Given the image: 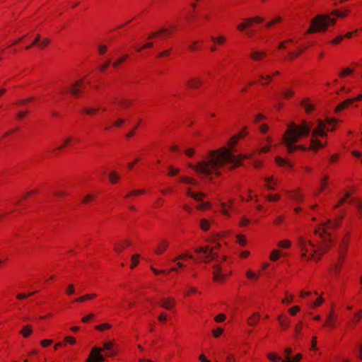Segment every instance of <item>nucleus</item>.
<instances>
[{
    "mask_svg": "<svg viewBox=\"0 0 362 362\" xmlns=\"http://www.w3.org/2000/svg\"><path fill=\"white\" fill-rule=\"evenodd\" d=\"M265 55L266 52L264 51H253L250 54V57L255 61H259Z\"/></svg>",
    "mask_w": 362,
    "mask_h": 362,
    "instance_id": "obj_16",
    "label": "nucleus"
},
{
    "mask_svg": "<svg viewBox=\"0 0 362 362\" xmlns=\"http://www.w3.org/2000/svg\"><path fill=\"white\" fill-rule=\"evenodd\" d=\"M186 258L194 259V256L192 255H189L188 253L181 254L172 259V262H176L177 267H172L169 272H178V269L185 267V264L182 262H180L179 260L185 259Z\"/></svg>",
    "mask_w": 362,
    "mask_h": 362,
    "instance_id": "obj_8",
    "label": "nucleus"
},
{
    "mask_svg": "<svg viewBox=\"0 0 362 362\" xmlns=\"http://www.w3.org/2000/svg\"><path fill=\"white\" fill-rule=\"evenodd\" d=\"M200 227L203 230H207L210 227V222L205 218H202L200 221Z\"/></svg>",
    "mask_w": 362,
    "mask_h": 362,
    "instance_id": "obj_27",
    "label": "nucleus"
},
{
    "mask_svg": "<svg viewBox=\"0 0 362 362\" xmlns=\"http://www.w3.org/2000/svg\"><path fill=\"white\" fill-rule=\"evenodd\" d=\"M111 327V325L107 323L101 324L99 325H97L95 327V329L100 331H103L104 329H110Z\"/></svg>",
    "mask_w": 362,
    "mask_h": 362,
    "instance_id": "obj_41",
    "label": "nucleus"
},
{
    "mask_svg": "<svg viewBox=\"0 0 362 362\" xmlns=\"http://www.w3.org/2000/svg\"><path fill=\"white\" fill-rule=\"evenodd\" d=\"M303 52L302 49H299L296 52H291L288 54L291 59H295Z\"/></svg>",
    "mask_w": 362,
    "mask_h": 362,
    "instance_id": "obj_53",
    "label": "nucleus"
},
{
    "mask_svg": "<svg viewBox=\"0 0 362 362\" xmlns=\"http://www.w3.org/2000/svg\"><path fill=\"white\" fill-rule=\"evenodd\" d=\"M219 247L217 244L214 247H209V246L200 247L195 249L197 253H202L204 256L201 258V261L208 262L210 260L214 259L217 257V254L214 252V248Z\"/></svg>",
    "mask_w": 362,
    "mask_h": 362,
    "instance_id": "obj_6",
    "label": "nucleus"
},
{
    "mask_svg": "<svg viewBox=\"0 0 362 362\" xmlns=\"http://www.w3.org/2000/svg\"><path fill=\"white\" fill-rule=\"evenodd\" d=\"M202 84V81L199 78H192L187 82V85L192 89H197Z\"/></svg>",
    "mask_w": 362,
    "mask_h": 362,
    "instance_id": "obj_11",
    "label": "nucleus"
},
{
    "mask_svg": "<svg viewBox=\"0 0 362 362\" xmlns=\"http://www.w3.org/2000/svg\"><path fill=\"white\" fill-rule=\"evenodd\" d=\"M312 127L313 123L306 121H303L300 125H297L294 122L289 124L283 136L284 143L289 153H293L298 149L303 151L308 149L303 145H295V144L299 141L301 136H308L311 132Z\"/></svg>",
    "mask_w": 362,
    "mask_h": 362,
    "instance_id": "obj_3",
    "label": "nucleus"
},
{
    "mask_svg": "<svg viewBox=\"0 0 362 362\" xmlns=\"http://www.w3.org/2000/svg\"><path fill=\"white\" fill-rule=\"evenodd\" d=\"M223 332V329L221 327H218L212 331V334L214 337H218Z\"/></svg>",
    "mask_w": 362,
    "mask_h": 362,
    "instance_id": "obj_51",
    "label": "nucleus"
},
{
    "mask_svg": "<svg viewBox=\"0 0 362 362\" xmlns=\"http://www.w3.org/2000/svg\"><path fill=\"white\" fill-rule=\"evenodd\" d=\"M124 249V246L121 243L117 244L115 247V250L117 252H121Z\"/></svg>",
    "mask_w": 362,
    "mask_h": 362,
    "instance_id": "obj_61",
    "label": "nucleus"
},
{
    "mask_svg": "<svg viewBox=\"0 0 362 362\" xmlns=\"http://www.w3.org/2000/svg\"><path fill=\"white\" fill-rule=\"evenodd\" d=\"M341 265V262H338V263L335 264V265L333 267V271H334V275L336 276H337L339 274Z\"/></svg>",
    "mask_w": 362,
    "mask_h": 362,
    "instance_id": "obj_49",
    "label": "nucleus"
},
{
    "mask_svg": "<svg viewBox=\"0 0 362 362\" xmlns=\"http://www.w3.org/2000/svg\"><path fill=\"white\" fill-rule=\"evenodd\" d=\"M275 161L280 166L287 165L290 168L293 167V164L291 163L279 156L275 158Z\"/></svg>",
    "mask_w": 362,
    "mask_h": 362,
    "instance_id": "obj_17",
    "label": "nucleus"
},
{
    "mask_svg": "<svg viewBox=\"0 0 362 362\" xmlns=\"http://www.w3.org/2000/svg\"><path fill=\"white\" fill-rule=\"evenodd\" d=\"M211 40L214 42H216V43H218V44H223L226 41V37L223 36V35H220L219 37H215L214 36H211Z\"/></svg>",
    "mask_w": 362,
    "mask_h": 362,
    "instance_id": "obj_28",
    "label": "nucleus"
},
{
    "mask_svg": "<svg viewBox=\"0 0 362 362\" xmlns=\"http://www.w3.org/2000/svg\"><path fill=\"white\" fill-rule=\"evenodd\" d=\"M226 319V315L224 314H219L215 317V320L218 322H223Z\"/></svg>",
    "mask_w": 362,
    "mask_h": 362,
    "instance_id": "obj_63",
    "label": "nucleus"
},
{
    "mask_svg": "<svg viewBox=\"0 0 362 362\" xmlns=\"http://www.w3.org/2000/svg\"><path fill=\"white\" fill-rule=\"evenodd\" d=\"M243 21L247 23H250V24H252V23H261L264 21V19L260 16H255L253 18H244Z\"/></svg>",
    "mask_w": 362,
    "mask_h": 362,
    "instance_id": "obj_23",
    "label": "nucleus"
},
{
    "mask_svg": "<svg viewBox=\"0 0 362 362\" xmlns=\"http://www.w3.org/2000/svg\"><path fill=\"white\" fill-rule=\"evenodd\" d=\"M267 185L274 183V185H277L278 181L273 176H269L264 178Z\"/></svg>",
    "mask_w": 362,
    "mask_h": 362,
    "instance_id": "obj_39",
    "label": "nucleus"
},
{
    "mask_svg": "<svg viewBox=\"0 0 362 362\" xmlns=\"http://www.w3.org/2000/svg\"><path fill=\"white\" fill-rule=\"evenodd\" d=\"M81 84L82 81H76L69 88L70 93L72 95L77 96L78 93L81 92L80 86Z\"/></svg>",
    "mask_w": 362,
    "mask_h": 362,
    "instance_id": "obj_12",
    "label": "nucleus"
},
{
    "mask_svg": "<svg viewBox=\"0 0 362 362\" xmlns=\"http://www.w3.org/2000/svg\"><path fill=\"white\" fill-rule=\"evenodd\" d=\"M238 242L240 245H244L245 244V239L243 235H238L237 236Z\"/></svg>",
    "mask_w": 362,
    "mask_h": 362,
    "instance_id": "obj_60",
    "label": "nucleus"
},
{
    "mask_svg": "<svg viewBox=\"0 0 362 362\" xmlns=\"http://www.w3.org/2000/svg\"><path fill=\"white\" fill-rule=\"evenodd\" d=\"M153 42H147L145 45H144L142 47H136V51L140 52L142 49L151 47L153 46Z\"/></svg>",
    "mask_w": 362,
    "mask_h": 362,
    "instance_id": "obj_58",
    "label": "nucleus"
},
{
    "mask_svg": "<svg viewBox=\"0 0 362 362\" xmlns=\"http://www.w3.org/2000/svg\"><path fill=\"white\" fill-rule=\"evenodd\" d=\"M336 22L334 18L327 15H317L311 21V25L306 33H313L320 31H325L329 25H334Z\"/></svg>",
    "mask_w": 362,
    "mask_h": 362,
    "instance_id": "obj_5",
    "label": "nucleus"
},
{
    "mask_svg": "<svg viewBox=\"0 0 362 362\" xmlns=\"http://www.w3.org/2000/svg\"><path fill=\"white\" fill-rule=\"evenodd\" d=\"M107 49V47L105 45H100L98 46V51L100 54H104L106 52Z\"/></svg>",
    "mask_w": 362,
    "mask_h": 362,
    "instance_id": "obj_62",
    "label": "nucleus"
},
{
    "mask_svg": "<svg viewBox=\"0 0 362 362\" xmlns=\"http://www.w3.org/2000/svg\"><path fill=\"white\" fill-rule=\"evenodd\" d=\"M49 42V39L47 38H45L43 40H41V39L40 40V42H39V47L40 49H43L44 47H45Z\"/></svg>",
    "mask_w": 362,
    "mask_h": 362,
    "instance_id": "obj_46",
    "label": "nucleus"
},
{
    "mask_svg": "<svg viewBox=\"0 0 362 362\" xmlns=\"http://www.w3.org/2000/svg\"><path fill=\"white\" fill-rule=\"evenodd\" d=\"M160 305L165 310H170L175 305V300L172 298H161Z\"/></svg>",
    "mask_w": 362,
    "mask_h": 362,
    "instance_id": "obj_10",
    "label": "nucleus"
},
{
    "mask_svg": "<svg viewBox=\"0 0 362 362\" xmlns=\"http://www.w3.org/2000/svg\"><path fill=\"white\" fill-rule=\"evenodd\" d=\"M260 319V314L259 313H254L250 316L247 320V324L250 326H255Z\"/></svg>",
    "mask_w": 362,
    "mask_h": 362,
    "instance_id": "obj_13",
    "label": "nucleus"
},
{
    "mask_svg": "<svg viewBox=\"0 0 362 362\" xmlns=\"http://www.w3.org/2000/svg\"><path fill=\"white\" fill-rule=\"evenodd\" d=\"M267 356L269 360L273 361H282L281 358L278 356L276 354H273V353L269 354Z\"/></svg>",
    "mask_w": 362,
    "mask_h": 362,
    "instance_id": "obj_48",
    "label": "nucleus"
},
{
    "mask_svg": "<svg viewBox=\"0 0 362 362\" xmlns=\"http://www.w3.org/2000/svg\"><path fill=\"white\" fill-rule=\"evenodd\" d=\"M168 243L167 241H163V243L158 246V248L156 250V253L158 255L162 254L166 247H168Z\"/></svg>",
    "mask_w": 362,
    "mask_h": 362,
    "instance_id": "obj_24",
    "label": "nucleus"
},
{
    "mask_svg": "<svg viewBox=\"0 0 362 362\" xmlns=\"http://www.w3.org/2000/svg\"><path fill=\"white\" fill-rule=\"evenodd\" d=\"M284 351L286 355V358L285 360H282L281 362H292V358L291 357L292 349L291 348H286Z\"/></svg>",
    "mask_w": 362,
    "mask_h": 362,
    "instance_id": "obj_25",
    "label": "nucleus"
},
{
    "mask_svg": "<svg viewBox=\"0 0 362 362\" xmlns=\"http://www.w3.org/2000/svg\"><path fill=\"white\" fill-rule=\"evenodd\" d=\"M102 351L103 349L101 348L93 347L88 358V362H103L104 357L100 354Z\"/></svg>",
    "mask_w": 362,
    "mask_h": 362,
    "instance_id": "obj_9",
    "label": "nucleus"
},
{
    "mask_svg": "<svg viewBox=\"0 0 362 362\" xmlns=\"http://www.w3.org/2000/svg\"><path fill=\"white\" fill-rule=\"evenodd\" d=\"M127 58H128V55L127 54H124V55L122 56L119 59H118L117 61H115L112 64V66L115 68H117L122 62H124Z\"/></svg>",
    "mask_w": 362,
    "mask_h": 362,
    "instance_id": "obj_34",
    "label": "nucleus"
},
{
    "mask_svg": "<svg viewBox=\"0 0 362 362\" xmlns=\"http://www.w3.org/2000/svg\"><path fill=\"white\" fill-rule=\"evenodd\" d=\"M71 141V137L66 138L64 141V144L61 145L60 146L57 148L55 150H61V149L64 148L67 144H69L70 143Z\"/></svg>",
    "mask_w": 362,
    "mask_h": 362,
    "instance_id": "obj_57",
    "label": "nucleus"
},
{
    "mask_svg": "<svg viewBox=\"0 0 362 362\" xmlns=\"http://www.w3.org/2000/svg\"><path fill=\"white\" fill-rule=\"evenodd\" d=\"M280 257V252L278 250H273L270 255V259L272 261L277 260Z\"/></svg>",
    "mask_w": 362,
    "mask_h": 362,
    "instance_id": "obj_38",
    "label": "nucleus"
},
{
    "mask_svg": "<svg viewBox=\"0 0 362 362\" xmlns=\"http://www.w3.org/2000/svg\"><path fill=\"white\" fill-rule=\"evenodd\" d=\"M132 103V100L129 99H122L119 101V103L125 108H127Z\"/></svg>",
    "mask_w": 362,
    "mask_h": 362,
    "instance_id": "obj_44",
    "label": "nucleus"
},
{
    "mask_svg": "<svg viewBox=\"0 0 362 362\" xmlns=\"http://www.w3.org/2000/svg\"><path fill=\"white\" fill-rule=\"evenodd\" d=\"M180 173L178 168H173V167L169 168V175L174 176Z\"/></svg>",
    "mask_w": 362,
    "mask_h": 362,
    "instance_id": "obj_56",
    "label": "nucleus"
},
{
    "mask_svg": "<svg viewBox=\"0 0 362 362\" xmlns=\"http://www.w3.org/2000/svg\"><path fill=\"white\" fill-rule=\"evenodd\" d=\"M75 292V288H74V286L73 284H69L67 287V289L66 291V293H67V295H72L74 294Z\"/></svg>",
    "mask_w": 362,
    "mask_h": 362,
    "instance_id": "obj_52",
    "label": "nucleus"
},
{
    "mask_svg": "<svg viewBox=\"0 0 362 362\" xmlns=\"http://www.w3.org/2000/svg\"><path fill=\"white\" fill-rule=\"evenodd\" d=\"M346 248H347V242L344 241L343 245H341V248H340V251H339V255H340L341 258H342L344 256Z\"/></svg>",
    "mask_w": 362,
    "mask_h": 362,
    "instance_id": "obj_40",
    "label": "nucleus"
},
{
    "mask_svg": "<svg viewBox=\"0 0 362 362\" xmlns=\"http://www.w3.org/2000/svg\"><path fill=\"white\" fill-rule=\"evenodd\" d=\"M353 71H354L353 69H349V68H346V69H344L343 71H341L339 73V76L341 77H344V76H346L347 75H349V74H352Z\"/></svg>",
    "mask_w": 362,
    "mask_h": 362,
    "instance_id": "obj_42",
    "label": "nucleus"
},
{
    "mask_svg": "<svg viewBox=\"0 0 362 362\" xmlns=\"http://www.w3.org/2000/svg\"><path fill=\"white\" fill-rule=\"evenodd\" d=\"M251 24L250 23H247V22H245L244 21L243 23L239 24L238 26H237V29L238 30H240V31H243L245 30H246V28L250 27Z\"/></svg>",
    "mask_w": 362,
    "mask_h": 362,
    "instance_id": "obj_33",
    "label": "nucleus"
},
{
    "mask_svg": "<svg viewBox=\"0 0 362 362\" xmlns=\"http://www.w3.org/2000/svg\"><path fill=\"white\" fill-rule=\"evenodd\" d=\"M289 197H291V199H292L293 200L296 201V202H299L302 199V195L300 194V192L298 191H295L293 192H292Z\"/></svg>",
    "mask_w": 362,
    "mask_h": 362,
    "instance_id": "obj_26",
    "label": "nucleus"
},
{
    "mask_svg": "<svg viewBox=\"0 0 362 362\" xmlns=\"http://www.w3.org/2000/svg\"><path fill=\"white\" fill-rule=\"evenodd\" d=\"M337 122V120L334 118H327L325 122L322 121V119H317V127L312 131L313 138L310 139V146L309 148L314 151H317L318 148L324 147L326 145V143H322L320 141L317 139V137H326L327 132L333 129L326 127V124H332Z\"/></svg>",
    "mask_w": 362,
    "mask_h": 362,
    "instance_id": "obj_4",
    "label": "nucleus"
},
{
    "mask_svg": "<svg viewBox=\"0 0 362 362\" xmlns=\"http://www.w3.org/2000/svg\"><path fill=\"white\" fill-rule=\"evenodd\" d=\"M277 320L281 327L284 328H287L289 325V319L286 317H283L282 315H279Z\"/></svg>",
    "mask_w": 362,
    "mask_h": 362,
    "instance_id": "obj_18",
    "label": "nucleus"
},
{
    "mask_svg": "<svg viewBox=\"0 0 362 362\" xmlns=\"http://www.w3.org/2000/svg\"><path fill=\"white\" fill-rule=\"evenodd\" d=\"M180 181L184 183H186L188 185H196L198 183L196 180L189 177H182L180 178Z\"/></svg>",
    "mask_w": 362,
    "mask_h": 362,
    "instance_id": "obj_22",
    "label": "nucleus"
},
{
    "mask_svg": "<svg viewBox=\"0 0 362 362\" xmlns=\"http://www.w3.org/2000/svg\"><path fill=\"white\" fill-rule=\"evenodd\" d=\"M356 100V98H351V99L346 100L344 102H342L338 105L336 110L337 111L342 110L344 108L347 107L351 104H352V103Z\"/></svg>",
    "mask_w": 362,
    "mask_h": 362,
    "instance_id": "obj_15",
    "label": "nucleus"
},
{
    "mask_svg": "<svg viewBox=\"0 0 362 362\" xmlns=\"http://www.w3.org/2000/svg\"><path fill=\"white\" fill-rule=\"evenodd\" d=\"M235 149L222 148L211 151L202 160L196 164L189 163L188 166L194 170L202 179L206 178L210 180L221 175V169L223 165L230 168L241 165L242 160L248 158L247 155H235Z\"/></svg>",
    "mask_w": 362,
    "mask_h": 362,
    "instance_id": "obj_1",
    "label": "nucleus"
},
{
    "mask_svg": "<svg viewBox=\"0 0 362 362\" xmlns=\"http://www.w3.org/2000/svg\"><path fill=\"white\" fill-rule=\"evenodd\" d=\"M280 199V196L278 194H269L267 196V199L269 202L278 201Z\"/></svg>",
    "mask_w": 362,
    "mask_h": 362,
    "instance_id": "obj_45",
    "label": "nucleus"
},
{
    "mask_svg": "<svg viewBox=\"0 0 362 362\" xmlns=\"http://www.w3.org/2000/svg\"><path fill=\"white\" fill-rule=\"evenodd\" d=\"M300 310V307L298 305L293 306L289 309V313L292 315H295Z\"/></svg>",
    "mask_w": 362,
    "mask_h": 362,
    "instance_id": "obj_55",
    "label": "nucleus"
},
{
    "mask_svg": "<svg viewBox=\"0 0 362 362\" xmlns=\"http://www.w3.org/2000/svg\"><path fill=\"white\" fill-rule=\"evenodd\" d=\"M36 293H37V291L30 292V293H29L28 294L19 293V294L17 295L16 298L18 300H23V299H25L28 297L31 296L35 294Z\"/></svg>",
    "mask_w": 362,
    "mask_h": 362,
    "instance_id": "obj_36",
    "label": "nucleus"
},
{
    "mask_svg": "<svg viewBox=\"0 0 362 362\" xmlns=\"http://www.w3.org/2000/svg\"><path fill=\"white\" fill-rule=\"evenodd\" d=\"M291 242L288 240H282V241H280L278 244V245L281 247H285V248H287V247H289L291 246Z\"/></svg>",
    "mask_w": 362,
    "mask_h": 362,
    "instance_id": "obj_43",
    "label": "nucleus"
},
{
    "mask_svg": "<svg viewBox=\"0 0 362 362\" xmlns=\"http://www.w3.org/2000/svg\"><path fill=\"white\" fill-rule=\"evenodd\" d=\"M166 31V29L165 28H162L160 29L159 31H157V32H155V33H151L148 38L149 39H151V38H153V37H156V36H158V35H160V34H163L164 33H165Z\"/></svg>",
    "mask_w": 362,
    "mask_h": 362,
    "instance_id": "obj_47",
    "label": "nucleus"
},
{
    "mask_svg": "<svg viewBox=\"0 0 362 362\" xmlns=\"http://www.w3.org/2000/svg\"><path fill=\"white\" fill-rule=\"evenodd\" d=\"M361 317H362V310L358 313L355 314L354 316L353 320L354 322H358L360 320Z\"/></svg>",
    "mask_w": 362,
    "mask_h": 362,
    "instance_id": "obj_64",
    "label": "nucleus"
},
{
    "mask_svg": "<svg viewBox=\"0 0 362 362\" xmlns=\"http://www.w3.org/2000/svg\"><path fill=\"white\" fill-rule=\"evenodd\" d=\"M348 13H349V11H346L344 13H341L338 11H334L332 12V15L337 16L338 17H340V18H344L347 15Z\"/></svg>",
    "mask_w": 362,
    "mask_h": 362,
    "instance_id": "obj_54",
    "label": "nucleus"
},
{
    "mask_svg": "<svg viewBox=\"0 0 362 362\" xmlns=\"http://www.w3.org/2000/svg\"><path fill=\"white\" fill-rule=\"evenodd\" d=\"M187 194L194 200L197 202H200V204L197 206V209L198 210H205L206 208L211 207V204L209 202H201L202 199L206 197V194L203 192H192L189 188L187 189Z\"/></svg>",
    "mask_w": 362,
    "mask_h": 362,
    "instance_id": "obj_7",
    "label": "nucleus"
},
{
    "mask_svg": "<svg viewBox=\"0 0 362 362\" xmlns=\"http://www.w3.org/2000/svg\"><path fill=\"white\" fill-rule=\"evenodd\" d=\"M99 110V107H97V108H91V107H84L83 110H82V112H84L85 114L86 115H93L95 112H97V111Z\"/></svg>",
    "mask_w": 362,
    "mask_h": 362,
    "instance_id": "obj_29",
    "label": "nucleus"
},
{
    "mask_svg": "<svg viewBox=\"0 0 362 362\" xmlns=\"http://www.w3.org/2000/svg\"><path fill=\"white\" fill-rule=\"evenodd\" d=\"M119 175L116 172H111L109 175V179L112 183H116L119 180Z\"/></svg>",
    "mask_w": 362,
    "mask_h": 362,
    "instance_id": "obj_30",
    "label": "nucleus"
},
{
    "mask_svg": "<svg viewBox=\"0 0 362 362\" xmlns=\"http://www.w3.org/2000/svg\"><path fill=\"white\" fill-rule=\"evenodd\" d=\"M355 205L357 209L359 218H362V202L360 201H356Z\"/></svg>",
    "mask_w": 362,
    "mask_h": 362,
    "instance_id": "obj_37",
    "label": "nucleus"
},
{
    "mask_svg": "<svg viewBox=\"0 0 362 362\" xmlns=\"http://www.w3.org/2000/svg\"><path fill=\"white\" fill-rule=\"evenodd\" d=\"M308 99H303L301 101L300 105L305 108L306 112L310 113L313 110V105L312 104L308 103Z\"/></svg>",
    "mask_w": 362,
    "mask_h": 362,
    "instance_id": "obj_20",
    "label": "nucleus"
},
{
    "mask_svg": "<svg viewBox=\"0 0 362 362\" xmlns=\"http://www.w3.org/2000/svg\"><path fill=\"white\" fill-rule=\"evenodd\" d=\"M96 296L97 295L95 293L86 294V295H83V296H81L80 298L76 299L75 301L79 302V303L84 302L85 300H87L93 299L94 298L96 297Z\"/></svg>",
    "mask_w": 362,
    "mask_h": 362,
    "instance_id": "obj_19",
    "label": "nucleus"
},
{
    "mask_svg": "<svg viewBox=\"0 0 362 362\" xmlns=\"http://www.w3.org/2000/svg\"><path fill=\"white\" fill-rule=\"evenodd\" d=\"M350 196V194L349 192H346L345 194V196L340 199V201L339 202V203L335 205L334 208H338L346 200V199H348Z\"/></svg>",
    "mask_w": 362,
    "mask_h": 362,
    "instance_id": "obj_50",
    "label": "nucleus"
},
{
    "mask_svg": "<svg viewBox=\"0 0 362 362\" xmlns=\"http://www.w3.org/2000/svg\"><path fill=\"white\" fill-rule=\"evenodd\" d=\"M343 218L344 216H340L338 220L331 221L327 219L320 228L315 229V234L319 235L322 238V241L317 243V245L311 240L303 236H299L298 238V245L302 252L301 257L307 260L313 259L318 261L330 247L329 243L331 239L328 230L337 228Z\"/></svg>",
    "mask_w": 362,
    "mask_h": 362,
    "instance_id": "obj_2",
    "label": "nucleus"
},
{
    "mask_svg": "<svg viewBox=\"0 0 362 362\" xmlns=\"http://www.w3.org/2000/svg\"><path fill=\"white\" fill-rule=\"evenodd\" d=\"M344 38V36L342 35H340L337 36L335 39L331 41V43L332 44H338Z\"/></svg>",
    "mask_w": 362,
    "mask_h": 362,
    "instance_id": "obj_59",
    "label": "nucleus"
},
{
    "mask_svg": "<svg viewBox=\"0 0 362 362\" xmlns=\"http://www.w3.org/2000/svg\"><path fill=\"white\" fill-rule=\"evenodd\" d=\"M214 271L213 272L214 279L215 281H221L224 279V275L221 274V268L218 265L214 266Z\"/></svg>",
    "mask_w": 362,
    "mask_h": 362,
    "instance_id": "obj_14",
    "label": "nucleus"
},
{
    "mask_svg": "<svg viewBox=\"0 0 362 362\" xmlns=\"http://www.w3.org/2000/svg\"><path fill=\"white\" fill-rule=\"evenodd\" d=\"M33 332V329L31 327L30 325H25L23 327V328L22 329V330L21 331V334L24 337H28L31 333Z\"/></svg>",
    "mask_w": 362,
    "mask_h": 362,
    "instance_id": "obj_21",
    "label": "nucleus"
},
{
    "mask_svg": "<svg viewBox=\"0 0 362 362\" xmlns=\"http://www.w3.org/2000/svg\"><path fill=\"white\" fill-rule=\"evenodd\" d=\"M327 180H328V176L325 175L323 179L320 182V189H319L320 192L323 191L327 187Z\"/></svg>",
    "mask_w": 362,
    "mask_h": 362,
    "instance_id": "obj_31",
    "label": "nucleus"
},
{
    "mask_svg": "<svg viewBox=\"0 0 362 362\" xmlns=\"http://www.w3.org/2000/svg\"><path fill=\"white\" fill-rule=\"evenodd\" d=\"M282 94H283V96L287 99L294 95V91L291 89L288 88V89H286L285 90H284L282 92Z\"/></svg>",
    "mask_w": 362,
    "mask_h": 362,
    "instance_id": "obj_35",
    "label": "nucleus"
},
{
    "mask_svg": "<svg viewBox=\"0 0 362 362\" xmlns=\"http://www.w3.org/2000/svg\"><path fill=\"white\" fill-rule=\"evenodd\" d=\"M140 257V255H138V254H136V255H134L132 257V264H131V268H134L136 266L138 265L139 264V259Z\"/></svg>",
    "mask_w": 362,
    "mask_h": 362,
    "instance_id": "obj_32",
    "label": "nucleus"
}]
</instances>
